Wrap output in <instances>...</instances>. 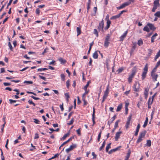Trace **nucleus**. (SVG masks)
I'll use <instances>...</instances> for the list:
<instances>
[{"instance_id":"ddd939ff","label":"nucleus","mask_w":160,"mask_h":160,"mask_svg":"<svg viewBox=\"0 0 160 160\" xmlns=\"http://www.w3.org/2000/svg\"><path fill=\"white\" fill-rule=\"evenodd\" d=\"M98 52L99 53H101L100 51H95L93 54V58L94 59H97L98 57Z\"/></svg>"},{"instance_id":"58836bf2","label":"nucleus","mask_w":160,"mask_h":160,"mask_svg":"<svg viewBox=\"0 0 160 160\" xmlns=\"http://www.w3.org/2000/svg\"><path fill=\"white\" fill-rule=\"evenodd\" d=\"M60 76L62 80L63 81H64L65 80V75L63 74H61Z\"/></svg>"},{"instance_id":"8fccbe9b","label":"nucleus","mask_w":160,"mask_h":160,"mask_svg":"<svg viewBox=\"0 0 160 160\" xmlns=\"http://www.w3.org/2000/svg\"><path fill=\"white\" fill-rule=\"evenodd\" d=\"M58 155H59V154H56L54 156L52 157V158H49V159H48V160H51L52 159L55 158L57 157H58Z\"/></svg>"},{"instance_id":"79ce46f5","label":"nucleus","mask_w":160,"mask_h":160,"mask_svg":"<svg viewBox=\"0 0 160 160\" xmlns=\"http://www.w3.org/2000/svg\"><path fill=\"white\" fill-rule=\"evenodd\" d=\"M116 117V115H115L111 118V122L110 123L111 124L115 119Z\"/></svg>"},{"instance_id":"13d9d810","label":"nucleus","mask_w":160,"mask_h":160,"mask_svg":"<svg viewBox=\"0 0 160 160\" xmlns=\"http://www.w3.org/2000/svg\"><path fill=\"white\" fill-rule=\"evenodd\" d=\"M80 130L81 128H79L78 130H76V132L77 134L79 135L80 136L81 135V132H80Z\"/></svg>"},{"instance_id":"4c0bfd02","label":"nucleus","mask_w":160,"mask_h":160,"mask_svg":"<svg viewBox=\"0 0 160 160\" xmlns=\"http://www.w3.org/2000/svg\"><path fill=\"white\" fill-rule=\"evenodd\" d=\"M157 68L155 67L152 71L151 74H156L155 72H156Z\"/></svg>"},{"instance_id":"c9c22d12","label":"nucleus","mask_w":160,"mask_h":160,"mask_svg":"<svg viewBox=\"0 0 160 160\" xmlns=\"http://www.w3.org/2000/svg\"><path fill=\"white\" fill-rule=\"evenodd\" d=\"M69 133H68L66 134H65L62 138V140H64V139H65L68 136H69Z\"/></svg>"},{"instance_id":"423d86ee","label":"nucleus","mask_w":160,"mask_h":160,"mask_svg":"<svg viewBox=\"0 0 160 160\" xmlns=\"http://www.w3.org/2000/svg\"><path fill=\"white\" fill-rule=\"evenodd\" d=\"M135 72L134 71H133L132 74L129 76L128 78V81L130 83L132 82V79L134 77V76L135 74Z\"/></svg>"},{"instance_id":"f8f14e48","label":"nucleus","mask_w":160,"mask_h":160,"mask_svg":"<svg viewBox=\"0 0 160 160\" xmlns=\"http://www.w3.org/2000/svg\"><path fill=\"white\" fill-rule=\"evenodd\" d=\"M111 24V21L108 19L107 22V26L104 28V29L107 30L108 29L110 26V25Z\"/></svg>"},{"instance_id":"a18cd8bd","label":"nucleus","mask_w":160,"mask_h":160,"mask_svg":"<svg viewBox=\"0 0 160 160\" xmlns=\"http://www.w3.org/2000/svg\"><path fill=\"white\" fill-rule=\"evenodd\" d=\"M8 46L10 50L12 51L13 48L10 42H8Z\"/></svg>"},{"instance_id":"864d4df0","label":"nucleus","mask_w":160,"mask_h":160,"mask_svg":"<svg viewBox=\"0 0 160 160\" xmlns=\"http://www.w3.org/2000/svg\"><path fill=\"white\" fill-rule=\"evenodd\" d=\"M28 102L30 104H32L34 106H35V103H34L32 101H30V100H29Z\"/></svg>"},{"instance_id":"39448f33","label":"nucleus","mask_w":160,"mask_h":160,"mask_svg":"<svg viewBox=\"0 0 160 160\" xmlns=\"http://www.w3.org/2000/svg\"><path fill=\"white\" fill-rule=\"evenodd\" d=\"M133 90L136 92H138L139 90V84L136 82L133 86Z\"/></svg>"},{"instance_id":"9b49d317","label":"nucleus","mask_w":160,"mask_h":160,"mask_svg":"<svg viewBox=\"0 0 160 160\" xmlns=\"http://www.w3.org/2000/svg\"><path fill=\"white\" fill-rule=\"evenodd\" d=\"M76 147V145H71L69 148L67 149L66 150V151L68 153L70 151L72 150L73 148H75Z\"/></svg>"},{"instance_id":"5701e85b","label":"nucleus","mask_w":160,"mask_h":160,"mask_svg":"<svg viewBox=\"0 0 160 160\" xmlns=\"http://www.w3.org/2000/svg\"><path fill=\"white\" fill-rule=\"evenodd\" d=\"M59 61L62 64H64L66 62V61L63 58H60L58 59Z\"/></svg>"},{"instance_id":"de8ad7c7","label":"nucleus","mask_w":160,"mask_h":160,"mask_svg":"<svg viewBox=\"0 0 160 160\" xmlns=\"http://www.w3.org/2000/svg\"><path fill=\"white\" fill-rule=\"evenodd\" d=\"M109 43V42H108V41H105L104 43V46L106 47H108Z\"/></svg>"},{"instance_id":"680f3d73","label":"nucleus","mask_w":160,"mask_h":160,"mask_svg":"<svg viewBox=\"0 0 160 160\" xmlns=\"http://www.w3.org/2000/svg\"><path fill=\"white\" fill-rule=\"evenodd\" d=\"M127 12V10H123L121 12L118 14L119 15V16L120 17L121 15L123 13V12Z\"/></svg>"},{"instance_id":"2eb2a0df","label":"nucleus","mask_w":160,"mask_h":160,"mask_svg":"<svg viewBox=\"0 0 160 160\" xmlns=\"http://www.w3.org/2000/svg\"><path fill=\"white\" fill-rule=\"evenodd\" d=\"M140 127V125L139 124H138L137 125V128L136 130V132L135 133V136H137L138 135V132L139 131V129Z\"/></svg>"},{"instance_id":"f03ea898","label":"nucleus","mask_w":160,"mask_h":160,"mask_svg":"<svg viewBox=\"0 0 160 160\" xmlns=\"http://www.w3.org/2000/svg\"><path fill=\"white\" fill-rule=\"evenodd\" d=\"M148 64H146L143 68V71L142 75V80H144L146 77L148 71Z\"/></svg>"},{"instance_id":"0eeeda50","label":"nucleus","mask_w":160,"mask_h":160,"mask_svg":"<svg viewBox=\"0 0 160 160\" xmlns=\"http://www.w3.org/2000/svg\"><path fill=\"white\" fill-rule=\"evenodd\" d=\"M122 133V131H119L116 132L115 137V140L116 141H117L118 139L120 138V136L121 134Z\"/></svg>"},{"instance_id":"69168bd1","label":"nucleus","mask_w":160,"mask_h":160,"mask_svg":"<svg viewBox=\"0 0 160 160\" xmlns=\"http://www.w3.org/2000/svg\"><path fill=\"white\" fill-rule=\"evenodd\" d=\"M3 84L5 86H10L11 85V84L10 83L8 82H4Z\"/></svg>"},{"instance_id":"0e129e2a","label":"nucleus","mask_w":160,"mask_h":160,"mask_svg":"<svg viewBox=\"0 0 160 160\" xmlns=\"http://www.w3.org/2000/svg\"><path fill=\"white\" fill-rule=\"evenodd\" d=\"M160 65V60L157 63L155 67L158 68Z\"/></svg>"},{"instance_id":"f704fd0d","label":"nucleus","mask_w":160,"mask_h":160,"mask_svg":"<svg viewBox=\"0 0 160 160\" xmlns=\"http://www.w3.org/2000/svg\"><path fill=\"white\" fill-rule=\"evenodd\" d=\"M154 16L158 17H160V11H158L154 14Z\"/></svg>"},{"instance_id":"6ab92c4d","label":"nucleus","mask_w":160,"mask_h":160,"mask_svg":"<svg viewBox=\"0 0 160 160\" xmlns=\"http://www.w3.org/2000/svg\"><path fill=\"white\" fill-rule=\"evenodd\" d=\"M146 131L144 130V131L140 132L139 136L142 138H144L146 134Z\"/></svg>"},{"instance_id":"4be33fe9","label":"nucleus","mask_w":160,"mask_h":160,"mask_svg":"<svg viewBox=\"0 0 160 160\" xmlns=\"http://www.w3.org/2000/svg\"><path fill=\"white\" fill-rule=\"evenodd\" d=\"M148 26L147 25H147H146L143 28V30L144 31H146L148 32H149L150 30L149 28H148Z\"/></svg>"},{"instance_id":"72a5a7b5","label":"nucleus","mask_w":160,"mask_h":160,"mask_svg":"<svg viewBox=\"0 0 160 160\" xmlns=\"http://www.w3.org/2000/svg\"><path fill=\"white\" fill-rule=\"evenodd\" d=\"M153 100L151 98H149L148 101V104L152 105L153 102Z\"/></svg>"},{"instance_id":"c85d7f7f","label":"nucleus","mask_w":160,"mask_h":160,"mask_svg":"<svg viewBox=\"0 0 160 160\" xmlns=\"http://www.w3.org/2000/svg\"><path fill=\"white\" fill-rule=\"evenodd\" d=\"M160 56V50L159 51V52H158L157 55L155 56V61L157 60V59Z\"/></svg>"},{"instance_id":"603ef678","label":"nucleus","mask_w":160,"mask_h":160,"mask_svg":"<svg viewBox=\"0 0 160 160\" xmlns=\"http://www.w3.org/2000/svg\"><path fill=\"white\" fill-rule=\"evenodd\" d=\"M130 153H131V151L130 150H129L128 152V153L127 154V155L126 156V157H127V158H129L130 157Z\"/></svg>"},{"instance_id":"49530a36","label":"nucleus","mask_w":160,"mask_h":160,"mask_svg":"<svg viewBox=\"0 0 160 160\" xmlns=\"http://www.w3.org/2000/svg\"><path fill=\"white\" fill-rule=\"evenodd\" d=\"M0 150L1 151V160H5L4 157L3 156V152L2 151L1 149Z\"/></svg>"},{"instance_id":"1a4fd4ad","label":"nucleus","mask_w":160,"mask_h":160,"mask_svg":"<svg viewBox=\"0 0 160 160\" xmlns=\"http://www.w3.org/2000/svg\"><path fill=\"white\" fill-rule=\"evenodd\" d=\"M151 75L153 81L155 82L157 80V78L158 76V75L156 74H151Z\"/></svg>"},{"instance_id":"6e6d98bb","label":"nucleus","mask_w":160,"mask_h":160,"mask_svg":"<svg viewBox=\"0 0 160 160\" xmlns=\"http://www.w3.org/2000/svg\"><path fill=\"white\" fill-rule=\"evenodd\" d=\"M85 90V92L82 95V98H85V96L87 94H88V91H87V90Z\"/></svg>"},{"instance_id":"7ed1b4c3","label":"nucleus","mask_w":160,"mask_h":160,"mask_svg":"<svg viewBox=\"0 0 160 160\" xmlns=\"http://www.w3.org/2000/svg\"><path fill=\"white\" fill-rule=\"evenodd\" d=\"M131 4V2H126L122 4L121 5L118 7H117V8L118 10L121 9L125 8L126 7L128 6Z\"/></svg>"},{"instance_id":"c03bdc74","label":"nucleus","mask_w":160,"mask_h":160,"mask_svg":"<svg viewBox=\"0 0 160 160\" xmlns=\"http://www.w3.org/2000/svg\"><path fill=\"white\" fill-rule=\"evenodd\" d=\"M93 33L94 34L96 35L97 37L98 36V32L96 29H94Z\"/></svg>"},{"instance_id":"c756f323","label":"nucleus","mask_w":160,"mask_h":160,"mask_svg":"<svg viewBox=\"0 0 160 160\" xmlns=\"http://www.w3.org/2000/svg\"><path fill=\"white\" fill-rule=\"evenodd\" d=\"M106 144L105 140L103 142L102 146L100 148L99 150L101 151L103 148H104Z\"/></svg>"},{"instance_id":"4d7b16f0","label":"nucleus","mask_w":160,"mask_h":160,"mask_svg":"<svg viewBox=\"0 0 160 160\" xmlns=\"http://www.w3.org/2000/svg\"><path fill=\"white\" fill-rule=\"evenodd\" d=\"M138 44L139 46L142 45L143 44L142 41H138Z\"/></svg>"},{"instance_id":"f257e3e1","label":"nucleus","mask_w":160,"mask_h":160,"mask_svg":"<svg viewBox=\"0 0 160 160\" xmlns=\"http://www.w3.org/2000/svg\"><path fill=\"white\" fill-rule=\"evenodd\" d=\"M159 0H155L154 1L153 6L152 10V12H154L158 7L160 6Z\"/></svg>"},{"instance_id":"473e14b6","label":"nucleus","mask_w":160,"mask_h":160,"mask_svg":"<svg viewBox=\"0 0 160 160\" xmlns=\"http://www.w3.org/2000/svg\"><path fill=\"white\" fill-rule=\"evenodd\" d=\"M74 121V118H72L71 119V120H70V122L68 123L67 124L68 125H72V124H73Z\"/></svg>"},{"instance_id":"e433bc0d","label":"nucleus","mask_w":160,"mask_h":160,"mask_svg":"<svg viewBox=\"0 0 160 160\" xmlns=\"http://www.w3.org/2000/svg\"><path fill=\"white\" fill-rule=\"evenodd\" d=\"M142 138L139 136V138L137 141V143H139L142 140Z\"/></svg>"},{"instance_id":"20e7f679","label":"nucleus","mask_w":160,"mask_h":160,"mask_svg":"<svg viewBox=\"0 0 160 160\" xmlns=\"http://www.w3.org/2000/svg\"><path fill=\"white\" fill-rule=\"evenodd\" d=\"M104 21L103 20L99 23V26H98V29L99 31H102V32H104Z\"/></svg>"},{"instance_id":"09e8293b","label":"nucleus","mask_w":160,"mask_h":160,"mask_svg":"<svg viewBox=\"0 0 160 160\" xmlns=\"http://www.w3.org/2000/svg\"><path fill=\"white\" fill-rule=\"evenodd\" d=\"M66 84L67 88H68L70 86V81L69 80H68L66 81Z\"/></svg>"},{"instance_id":"37998d69","label":"nucleus","mask_w":160,"mask_h":160,"mask_svg":"<svg viewBox=\"0 0 160 160\" xmlns=\"http://www.w3.org/2000/svg\"><path fill=\"white\" fill-rule=\"evenodd\" d=\"M24 83H27L28 84H32L33 83V82L32 81H25Z\"/></svg>"},{"instance_id":"338daca9","label":"nucleus","mask_w":160,"mask_h":160,"mask_svg":"<svg viewBox=\"0 0 160 160\" xmlns=\"http://www.w3.org/2000/svg\"><path fill=\"white\" fill-rule=\"evenodd\" d=\"M110 35L109 34H108L106 37L105 40H108L110 38Z\"/></svg>"},{"instance_id":"7c9ffc66","label":"nucleus","mask_w":160,"mask_h":160,"mask_svg":"<svg viewBox=\"0 0 160 160\" xmlns=\"http://www.w3.org/2000/svg\"><path fill=\"white\" fill-rule=\"evenodd\" d=\"M120 17V16H119V15L118 14V15H115V16H113L112 17H111V19H116V18H118Z\"/></svg>"},{"instance_id":"393cba45","label":"nucleus","mask_w":160,"mask_h":160,"mask_svg":"<svg viewBox=\"0 0 160 160\" xmlns=\"http://www.w3.org/2000/svg\"><path fill=\"white\" fill-rule=\"evenodd\" d=\"M148 122V117H147L146 119V120L144 122V124L143 125V127L144 128H145L147 125Z\"/></svg>"},{"instance_id":"5fc2aeb1","label":"nucleus","mask_w":160,"mask_h":160,"mask_svg":"<svg viewBox=\"0 0 160 160\" xmlns=\"http://www.w3.org/2000/svg\"><path fill=\"white\" fill-rule=\"evenodd\" d=\"M45 70H48V69L47 68H38V71H44Z\"/></svg>"},{"instance_id":"ea45409f","label":"nucleus","mask_w":160,"mask_h":160,"mask_svg":"<svg viewBox=\"0 0 160 160\" xmlns=\"http://www.w3.org/2000/svg\"><path fill=\"white\" fill-rule=\"evenodd\" d=\"M33 122L36 124H39L40 121L36 119H33Z\"/></svg>"},{"instance_id":"3c124183","label":"nucleus","mask_w":160,"mask_h":160,"mask_svg":"<svg viewBox=\"0 0 160 160\" xmlns=\"http://www.w3.org/2000/svg\"><path fill=\"white\" fill-rule=\"evenodd\" d=\"M9 100L10 102V104H12V103H15L17 101V100H13L11 99H9Z\"/></svg>"},{"instance_id":"f3484780","label":"nucleus","mask_w":160,"mask_h":160,"mask_svg":"<svg viewBox=\"0 0 160 160\" xmlns=\"http://www.w3.org/2000/svg\"><path fill=\"white\" fill-rule=\"evenodd\" d=\"M128 33V31H126L121 36L120 38L121 40H123L126 37Z\"/></svg>"},{"instance_id":"774afa93","label":"nucleus","mask_w":160,"mask_h":160,"mask_svg":"<svg viewBox=\"0 0 160 160\" xmlns=\"http://www.w3.org/2000/svg\"><path fill=\"white\" fill-rule=\"evenodd\" d=\"M39 77L42 79L43 80H44V81H46V78L42 76H41V75H39Z\"/></svg>"},{"instance_id":"4468645a","label":"nucleus","mask_w":160,"mask_h":160,"mask_svg":"<svg viewBox=\"0 0 160 160\" xmlns=\"http://www.w3.org/2000/svg\"><path fill=\"white\" fill-rule=\"evenodd\" d=\"M120 147H121L120 146V147H117V148H115L114 149H111L108 152L109 154H110L113 152H116V151H117L119 149V148Z\"/></svg>"},{"instance_id":"2f4dec72","label":"nucleus","mask_w":160,"mask_h":160,"mask_svg":"<svg viewBox=\"0 0 160 160\" xmlns=\"http://www.w3.org/2000/svg\"><path fill=\"white\" fill-rule=\"evenodd\" d=\"M91 82L90 81H88L86 85L84 86V88H83V89L84 90H87V88H88V87L90 83Z\"/></svg>"},{"instance_id":"b1692460","label":"nucleus","mask_w":160,"mask_h":160,"mask_svg":"<svg viewBox=\"0 0 160 160\" xmlns=\"http://www.w3.org/2000/svg\"><path fill=\"white\" fill-rule=\"evenodd\" d=\"M120 122V120H118L115 122L114 125V129H116L118 127V123Z\"/></svg>"},{"instance_id":"bf43d9fd","label":"nucleus","mask_w":160,"mask_h":160,"mask_svg":"<svg viewBox=\"0 0 160 160\" xmlns=\"http://www.w3.org/2000/svg\"><path fill=\"white\" fill-rule=\"evenodd\" d=\"M82 100L84 102V105L85 106L87 104V102L86 101L85 98H82Z\"/></svg>"},{"instance_id":"aec40b11","label":"nucleus","mask_w":160,"mask_h":160,"mask_svg":"<svg viewBox=\"0 0 160 160\" xmlns=\"http://www.w3.org/2000/svg\"><path fill=\"white\" fill-rule=\"evenodd\" d=\"M151 141L150 140H147V143L145 144L146 146L150 147L151 145Z\"/></svg>"},{"instance_id":"cd10ccee","label":"nucleus","mask_w":160,"mask_h":160,"mask_svg":"<svg viewBox=\"0 0 160 160\" xmlns=\"http://www.w3.org/2000/svg\"><path fill=\"white\" fill-rule=\"evenodd\" d=\"M122 108V104H120L119 105H118V106L117 107L116 111L117 112H119V111Z\"/></svg>"},{"instance_id":"6e6552de","label":"nucleus","mask_w":160,"mask_h":160,"mask_svg":"<svg viewBox=\"0 0 160 160\" xmlns=\"http://www.w3.org/2000/svg\"><path fill=\"white\" fill-rule=\"evenodd\" d=\"M149 90V88L148 87L146 88L144 90V95H145V98L147 99L148 95V91Z\"/></svg>"},{"instance_id":"a211bd4d","label":"nucleus","mask_w":160,"mask_h":160,"mask_svg":"<svg viewBox=\"0 0 160 160\" xmlns=\"http://www.w3.org/2000/svg\"><path fill=\"white\" fill-rule=\"evenodd\" d=\"M108 88H107V89L105 90L104 93V95L103 97L104 98H106L108 96Z\"/></svg>"},{"instance_id":"052dcab7","label":"nucleus","mask_w":160,"mask_h":160,"mask_svg":"<svg viewBox=\"0 0 160 160\" xmlns=\"http://www.w3.org/2000/svg\"><path fill=\"white\" fill-rule=\"evenodd\" d=\"M133 45L132 46V50H133L135 49L136 46L137 45L136 42L135 43H134L133 44Z\"/></svg>"},{"instance_id":"a19ab883","label":"nucleus","mask_w":160,"mask_h":160,"mask_svg":"<svg viewBox=\"0 0 160 160\" xmlns=\"http://www.w3.org/2000/svg\"><path fill=\"white\" fill-rule=\"evenodd\" d=\"M36 13L38 15H39L40 13V10L38 8H37L36 10Z\"/></svg>"},{"instance_id":"412c9836","label":"nucleus","mask_w":160,"mask_h":160,"mask_svg":"<svg viewBox=\"0 0 160 160\" xmlns=\"http://www.w3.org/2000/svg\"><path fill=\"white\" fill-rule=\"evenodd\" d=\"M77 36L79 35L81 32V28L80 27H77Z\"/></svg>"},{"instance_id":"a878e982","label":"nucleus","mask_w":160,"mask_h":160,"mask_svg":"<svg viewBox=\"0 0 160 160\" xmlns=\"http://www.w3.org/2000/svg\"><path fill=\"white\" fill-rule=\"evenodd\" d=\"M111 144V143H109V144H108V145L107 146L106 148V152H108L109 149L111 148L110 146Z\"/></svg>"},{"instance_id":"bb28decb","label":"nucleus","mask_w":160,"mask_h":160,"mask_svg":"<svg viewBox=\"0 0 160 160\" xmlns=\"http://www.w3.org/2000/svg\"><path fill=\"white\" fill-rule=\"evenodd\" d=\"M64 95H65V96L66 97V100H67V102H68V99L70 98L69 94L68 93H65Z\"/></svg>"},{"instance_id":"e2e57ef3","label":"nucleus","mask_w":160,"mask_h":160,"mask_svg":"<svg viewBox=\"0 0 160 160\" xmlns=\"http://www.w3.org/2000/svg\"><path fill=\"white\" fill-rule=\"evenodd\" d=\"M31 97L35 100H38L40 99L39 98L35 97L33 96H31Z\"/></svg>"},{"instance_id":"dca6fc26","label":"nucleus","mask_w":160,"mask_h":160,"mask_svg":"<svg viewBox=\"0 0 160 160\" xmlns=\"http://www.w3.org/2000/svg\"><path fill=\"white\" fill-rule=\"evenodd\" d=\"M93 113L92 114V119L93 121V124H94L95 123V110L94 108L93 109Z\"/></svg>"},{"instance_id":"9d476101","label":"nucleus","mask_w":160,"mask_h":160,"mask_svg":"<svg viewBox=\"0 0 160 160\" xmlns=\"http://www.w3.org/2000/svg\"><path fill=\"white\" fill-rule=\"evenodd\" d=\"M147 25L148 26V27H149L150 29L151 30L154 31L156 29V28L155 27L153 24L152 23H148L147 24Z\"/></svg>"}]
</instances>
